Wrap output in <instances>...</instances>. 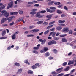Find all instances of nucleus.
Segmentation results:
<instances>
[{"label": "nucleus", "instance_id": "nucleus-15", "mask_svg": "<svg viewBox=\"0 0 76 76\" xmlns=\"http://www.w3.org/2000/svg\"><path fill=\"white\" fill-rule=\"evenodd\" d=\"M56 34V32H51L49 35H52V37H54Z\"/></svg>", "mask_w": 76, "mask_h": 76}, {"label": "nucleus", "instance_id": "nucleus-10", "mask_svg": "<svg viewBox=\"0 0 76 76\" xmlns=\"http://www.w3.org/2000/svg\"><path fill=\"white\" fill-rule=\"evenodd\" d=\"M7 20V19L5 18H4L2 19L1 23V24L3 23L4 22H6Z\"/></svg>", "mask_w": 76, "mask_h": 76}, {"label": "nucleus", "instance_id": "nucleus-31", "mask_svg": "<svg viewBox=\"0 0 76 76\" xmlns=\"http://www.w3.org/2000/svg\"><path fill=\"white\" fill-rule=\"evenodd\" d=\"M57 13L59 14H61V13H62V12H61V11L58 10L57 11Z\"/></svg>", "mask_w": 76, "mask_h": 76}, {"label": "nucleus", "instance_id": "nucleus-58", "mask_svg": "<svg viewBox=\"0 0 76 76\" xmlns=\"http://www.w3.org/2000/svg\"><path fill=\"white\" fill-rule=\"evenodd\" d=\"M63 75H64V73L60 74H59L58 75V76H63Z\"/></svg>", "mask_w": 76, "mask_h": 76}, {"label": "nucleus", "instance_id": "nucleus-34", "mask_svg": "<svg viewBox=\"0 0 76 76\" xmlns=\"http://www.w3.org/2000/svg\"><path fill=\"white\" fill-rule=\"evenodd\" d=\"M68 32V34L69 35L72 34L73 33V31H72V30H71L69 31Z\"/></svg>", "mask_w": 76, "mask_h": 76}, {"label": "nucleus", "instance_id": "nucleus-55", "mask_svg": "<svg viewBox=\"0 0 76 76\" xmlns=\"http://www.w3.org/2000/svg\"><path fill=\"white\" fill-rule=\"evenodd\" d=\"M67 64V62H64L63 64V66H66V65Z\"/></svg>", "mask_w": 76, "mask_h": 76}, {"label": "nucleus", "instance_id": "nucleus-13", "mask_svg": "<svg viewBox=\"0 0 76 76\" xmlns=\"http://www.w3.org/2000/svg\"><path fill=\"white\" fill-rule=\"evenodd\" d=\"M40 46V44H39L37 45V47H34L33 48V50H38L39 49V48Z\"/></svg>", "mask_w": 76, "mask_h": 76}, {"label": "nucleus", "instance_id": "nucleus-63", "mask_svg": "<svg viewBox=\"0 0 76 76\" xmlns=\"http://www.w3.org/2000/svg\"><path fill=\"white\" fill-rule=\"evenodd\" d=\"M60 25H61V26H64L65 24H60Z\"/></svg>", "mask_w": 76, "mask_h": 76}, {"label": "nucleus", "instance_id": "nucleus-8", "mask_svg": "<svg viewBox=\"0 0 76 76\" xmlns=\"http://www.w3.org/2000/svg\"><path fill=\"white\" fill-rule=\"evenodd\" d=\"M22 69H18L17 71V72H16V74L17 75H19V74H20L22 72Z\"/></svg>", "mask_w": 76, "mask_h": 76}, {"label": "nucleus", "instance_id": "nucleus-5", "mask_svg": "<svg viewBox=\"0 0 76 76\" xmlns=\"http://www.w3.org/2000/svg\"><path fill=\"white\" fill-rule=\"evenodd\" d=\"M69 28L67 27H66V28H64L63 29V32H69Z\"/></svg>", "mask_w": 76, "mask_h": 76}, {"label": "nucleus", "instance_id": "nucleus-38", "mask_svg": "<svg viewBox=\"0 0 76 76\" xmlns=\"http://www.w3.org/2000/svg\"><path fill=\"white\" fill-rule=\"evenodd\" d=\"M43 50L45 52L48 50V48L46 47L44 48Z\"/></svg>", "mask_w": 76, "mask_h": 76}, {"label": "nucleus", "instance_id": "nucleus-44", "mask_svg": "<svg viewBox=\"0 0 76 76\" xmlns=\"http://www.w3.org/2000/svg\"><path fill=\"white\" fill-rule=\"evenodd\" d=\"M18 12H19V13L20 14H23V11H22V10H19Z\"/></svg>", "mask_w": 76, "mask_h": 76}, {"label": "nucleus", "instance_id": "nucleus-18", "mask_svg": "<svg viewBox=\"0 0 76 76\" xmlns=\"http://www.w3.org/2000/svg\"><path fill=\"white\" fill-rule=\"evenodd\" d=\"M12 39H16V35L13 34L12 35Z\"/></svg>", "mask_w": 76, "mask_h": 76}, {"label": "nucleus", "instance_id": "nucleus-6", "mask_svg": "<svg viewBox=\"0 0 76 76\" xmlns=\"http://www.w3.org/2000/svg\"><path fill=\"white\" fill-rule=\"evenodd\" d=\"M47 1L50 2L48 3V5H49V6H51V5H53L54 3V1H51V0H48Z\"/></svg>", "mask_w": 76, "mask_h": 76}, {"label": "nucleus", "instance_id": "nucleus-45", "mask_svg": "<svg viewBox=\"0 0 76 76\" xmlns=\"http://www.w3.org/2000/svg\"><path fill=\"white\" fill-rule=\"evenodd\" d=\"M53 51L55 54H56V53H57V50L56 49H54Z\"/></svg>", "mask_w": 76, "mask_h": 76}, {"label": "nucleus", "instance_id": "nucleus-16", "mask_svg": "<svg viewBox=\"0 0 76 76\" xmlns=\"http://www.w3.org/2000/svg\"><path fill=\"white\" fill-rule=\"evenodd\" d=\"M7 13V11H6V10H3L1 12V13H2V15H5V14Z\"/></svg>", "mask_w": 76, "mask_h": 76}, {"label": "nucleus", "instance_id": "nucleus-29", "mask_svg": "<svg viewBox=\"0 0 76 76\" xmlns=\"http://www.w3.org/2000/svg\"><path fill=\"white\" fill-rule=\"evenodd\" d=\"M28 43L26 42L23 45H26L25 48H27L28 47Z\"/></svg>", "mask_w": 76, "mask_h": 76}, {"label": "nucleus", "instance_id": "nucleus-41", "mask_svg": "<svg viewBox=\"0 0 76 76\" xmlns=\"http://www.w3.org/2000/svg\"><path fill=\"white\" fill-rule=\"evenodd\" d=\"M31 68H32V69H37V66H35V65H33V66H32L31 67Z\"/></svg>", "mask_w": 76, "mask_h": 76}, {"label": "nucleus", "instance_id": "nucleus-46", "mask_svg": "<svg viewBox=\"0 0 76 76\" xmlns=\"http://www.w3.org/2000/svg\"><path fill=\"white\" fill-rule=\"evenodd\" d=\"M46 12V11L45 10H42L40 11V12L41 13H45Z\"/></svg>", "mask_w": 76, "mask_h": 76}, {"label": "nucleus", "instance_id": "nucleus-35", "mask_svg": "<svg viewBox=\"0 0 76 76\" xmlns=\"http://www.w3.org/2000/svg\"><path fill=\"white\" fill-rule=\"evenodd\" d=\"M66 35H67V34L60 35V37H66Z\"/></svg>", "mask_w": 76, "mask_h": 76}, {"label": "nucleus", "instance_id": "nucleus-23", "mask_svg": "<svg viewBox=\"0 0 76 76\" xmlns=\"http://www.w3.org/2000/svg\"><path fill=\"white\" fill-rule=\"evenodd\" d=\"M62 41L64 42H67V40L65 38H62Z\"/></svg>", "mask_w": 76, "mask_h": 76}, {"label": "nucleus", "instance_id": "nucleus-37", "mask_svg": "<svg viewBox=\"0 0 76 76\" xmlns=\"http://www.w3.org/2000/svg\"><path fill=\"white\" fill-rule=\"evenodd\" d=\"M64 9L66 10V11H68V8H67V7L66 6H64Z\"/></svg>", "mask_w": 76, "mask_h": 76}, {"label": "nucleus", "instance_id": "nucleus-3", "mask_svg": "<svg viewBox=\"0 0 76 76\" xmlns=\"http://www.w3.org/2000/svg\"><path fill=\"white\" fill-rule=\"evenodd\" d=\"M35 16L36 17H37L38 18H42V17H43V16H44V15H41L40 14V13L38 12L36 13Z\"/></svg>", "mask_w": 76, "mask_h": 76}, {"label": "nucleus", "instance_id": "nucleus-49", "mask_svg": "<svg viewBox=\"0 0 76 76\" xmlns=\"http://www.w3.org/2000/svg\"><path fill=\"white\" fill-rule=\"evenodd\" d=\"M52 44V42H51V41L49 42L48 43V45H51Z\"/></svg>", "mask_w": 76, "mask_h": 76}, {"label": "nucleus", "instance_id": "nucleus-7", "mask_svg": "<svg viewBox=\"0 0 76 76\" xmlns=\"http://www.w3.org/2000/svg\"><path fill=\"white\" fill-rule=\"evenodd\" d=\"M39 30L38 29H34L33 30L30 31L31 33H33V32H35V33L38 32L39 31Z\"/></svg>", "mask_w": 76, "mask_h": 76}, {"label": "nucleus", "instance_id": "nucleus-51", "mask_svg": "<svg viewBox=\"0 0 76 76\" xmlns=\"http://www.w3.org/2000/svg\"><path fill=\"white\" fill-rule=\"evenodd\" d=\"M18 14V12H14V15H16Z\"/></svg>", "mask_w": 76, "mask_h": 76}, {"label": "nucleus", "instance_id": "nucleus-56", "mask_svg": "<svg viewBox=\"0 0 76 76\" xmlns=\"http://www.w3.org/2000/svg\"><path fill=\"white\" fill-rule=\"evenodd\" d=\"M14 24V22H12V23H10V26H12V25H13Z\"/></svg>", "mask_w": 76, "mask_h": 76}, {"label": "nucleus", "instance_id": "nucleus-26", "mask_svg": "<svg viewBox=\"0 0 76 76\" xmlns=\"http://www.w3.org/2000/svg\"><path fill=\"white\" fill-rule=\"evenodd\" d=\"M51 42H52V44H57L56 41L54 40H52L51 41Z\"/></svg>", "mask_w": 76, "mask_h": 76}, {"label": "nucleus", "instance_id": "nucleus-2", "mask_svg": "<svg viewBox=\"0 0 76 76\" xmlns=\"http://www.w3.org/2000/svg\"><path fill=\"white\" fill-rule=\"evenodd\" d=\"M38 10V9L37 8L33 9L31 11H32L30 12L31 15H35L37 13V12H36V11H37Z\"/></svg>", "mask_w": 76, "mask_h": 76}, {"label": "nucleus", "instance_id": "nucleus-22", "mask_svg": "<svg viewBox=\"0 0 76 76\" xmlns=\"http://www.w3.org/2000/svg\"><path fill=\"white\" fill-rule=\"evenodd\" d=\"M6 34V30H4L2 33V36H4Z\"/></svg>", "mask_w": 76, "mask_h": 76}, {"label": "nucleus", "instance_id": "nucleus-43", "mask_svg": "<svg viewBox=\"0 0 76 76\" xmlns=\"http://www.w3.org/2000/svg\"><path fill=\"white\" fill-rule=\"evenodd\" d=\"M53 26V25H51V26H48L46 28L47 29H50V28H52Z\"/></svg>", "mask_w": 76, "mask_h": 76}, {"label": "nucleus", "instance_id": "nucleus-39", "mask_svg": "<svg viewBox=\"0 0 76 76\" xmlns=\"http://www.w3.org/2000/svg\"><path fill=\"white\" fill-rule=\"evenodd\" d=\"M53 39L54 40H58L59 39V38L58 37H55L53 38Z\"/></svg>", "mask_w": 76, "mask_h": 76}, {"label": "nucleus", "instance_id": "nucleus-21", "mask_svg": "<svg viewBox=\"0 0 76 76\" xmlns=\"http://www.w3.org/2000/svg\"><path fill=\"white\" fill-rule=\"evenodd\" d=\"M70 46H72V48L73 49H75V50L76 48V45H73V44H70Z\"/></svg>", "mask_w": 76, "mask_h": 76}, {"label": "nucleus", "instance_id": "nucleus-17", "mask_svg": "<svg viewBox=\"0 0 76 76\" xmlns=\"http://www.w3.org/2000/svg\"><path fill=\"white\" fill-rule=\"evenodd\" d=\"M63 28L61 27H58L56 28V29L58 30V31H60V30H61Z\"/></svg>", "mask_w": 76, "mask_h": 76}, {"label": "nucleus", "instance_id": "nucleus-12", "mask_svg": "<svg viewBox=\"0 0 76 76\" xmlns=\"http://www.w3.org/2000/svg\"><path fill=\"white\" fill-rule=\"evenodd\" d=\"M47 12H49V13H53L55 12V10H51L48 8L46 9Z\"/></svg>", "mask_w": 76, "mask_h": 76}, {"label": "nucleus", "instance_id": "nucleus-25", "mask_svg": "<svg viewBox=\"0 0 76 76\" xmlns=\"http://www.w3.org/2000/svg\"><path fill=\"white\" fill-rule=\"evenodd\" d=\"M50 10H55L56 9V7H50Z\"/></svg>", "mask_w": 76, "mask_h": 76}, {"label": "nucleus", "instance_id": "nucleus-1", "mask_svg": "<svg viewBox=\"0 0 76 76\" xmlns=\"http://www.w3.org/2000/svg\"><path fill=\"white\" fill-rule=\"evenodd\" d=\"M63 69V68L61 67L60 68L56 70L57 73H56L55 72H53L52 74L53 75H57L58 73H60L61 72V71H62V69Z\"/></svg>", "mask_w": 76, "mask_h": 76}, {"label": "nucleus", "instance_id": "nucleus-42", "mask_svg": "<svg viewBox=\"0 0 76 76\" xmlns=\"http://www.w3.org/2000/svg\"><path fill=\"white\" fill-rule=\"evenodd\" d=\"M28 73L30 74H33V71L31 70H29L28 71Z\"/></svg>", "mask_w": 76, "mask_h": 76}, {"label": "nucleus", "instance_id": "nucleus-11", "mask_svg": "<svg viewBox=\"0 0 76 76\" xmlns=\"http://www.w3.org/2000/svg\"><path fill=\"white\" fill-rule=\"evenodd\" d=\"M51 17H52V15H48L47 16V17L48 18H49L48 19L46 20V21H48V20H49L51 19Z\"/></svg>", "mask_w": 76, "mask_h": 76}, {"label": "nucleus", "instance_id": "nucleus-64", "mask_svg": "<svg viewBox=\"0 0 76 76\" xmlns=\"http://www.w3.org/2000/svg\"><path fill=\"white\" fill-rule=\"evenodd\" d=\"M60 33H57L56 34V36H58V35H60Z\"/></svg>", "mask_w": 76, "mask_h": 76}, {"label": "nucleus", "instance_id": "nucleus-48", "mask_svg": "<svg viewBox=\"0 0 76 76\" xmlns=\"http://www.w3.org/2000/svg\"><path fill=\"white\" fill-rule=\"evenodd\" d=\"M35 26H30L29 27L30 29H32V28H35Z\"/></svg>", "mask_w": 76, "mask_h": 76}, {"label": "nucleus", "instance_id": "nucleus-62", "mask_svg": "<svg viewBox=\"0 0 76 76\" xmlns=\"http://www.w3.org/2000/svg\"><path fill=\"white\" fill-rule=\"evenodd\" d=\"M39 6V4H35L34 5V6H35L36 7H38Z\"/></svg>", "mask_w": 76, "mask_h": 76}, {"label": "nucleus", "instance_id": "nucleus-30", "mask_svg": "<svg viewBox=\"0 0 76 76\" xmlns=\"http://www.w3.org/2000/svg\"><path fill=\"white\" fill-rule=\"evenodd\" d=\"M7 37H0V39H7Z\"/></svg>", "mask_w": 76, "mask_h": 76}, {"label": "nucleus", "instance_id": "nucleus-20", "mask_svg": "<svg viewBox=\"0 0 76 76\" xmlns=\"http://www.w3.org/2000/svg\"><path fill=\"white\" fill-rule=\"evenodd\" d=\"M17 67H19L20 66V64L19 63H15L14 64Z\"/></svg>", "mask_w": 76, "mask_h": 76}, {"label": "nucleus", "instance_id": "nucleus-27", "mask_svg": "<svg viewBox=\"0 0 76 76\" xmlns=\"http://www.w3.org/2000/svg\"><path fill=\"white\" fill-rule=\"evenodd\" d=\"M49 31H50V30H47L44 33V34L45 35L47 34V33L49 32Z\"/></svg>", "mask_w": 76, "mask_h": 76}, {"label": "nucleus", "instance_id": "nucleus-57", "mask_svg": "<svg viewBox=\"0 0 76 76\" xmlns=\"http://www.w3.org/2000/svg\"><path fill=\"white\" fill-rule=\"evenodd\" d=\"M54 29H55V28H52L50 29V31H54Z\"/></svg>", "mask_w": 76, "mask_h": 76}, {"label": "nucleus", "instance_id": "nucleus-33", "mask_svg": "<svg viewBox=\"0 0 76 76\" xmlns=\"http://www.w3.org/2000/svg\"><path fill=\"white\" fill-rule=\"evenodd\" d=\"M33 53L34 54H38V52L36 50H33Z\"/></svg>", "mask_w": 76, "mask_h": 76}, {"label": "nucleus", "instance_id": "nucleus-52", "mask_svg": "<svg viewBox=\"0 0 76 76\" xmlns=\"http://www.w3.org/2000/svg\"><path fill=\"white\" fill-rule=\"evenodd\" d=\"M36 66H38V67H39L40 66V65H39V64L38 63H36L35 64Z\"/></svg>", "mask_w": 76, "mask_h": 76}, {"label": "nucleus", "instance_id": "nucleus-9", "mask_svg": "<svg viewBox=\"0 0 76 76\" xmlns=\"http://www.w3.org/2000/svg\"><path fill=\"white\" fill-rule=\"evenodd\" d=\"M13 1L10 2L8 5L9 6L10 8H12L13 7Z\"/></svg>", "mask_w": 76, "mask_h": 76}, {"label": "nucleus", "instance_id": "nucleus-40", "mask_svg": "<svg viewBox=\"0 0 76 76\" xmlns=\"http://www.w3.org/2000/svg\"><path fill=\"white\" fill-rule=\"evenodd\" d=\"M48 23L47 22H45L43 24V25H44V26H46V25H48Z\"/></svg>", "mask_w": 76, "mask_h": 76}, {"label": "nucleus", "instance_id": "nucleus-24", "mask_svg": "<svg viewBox=\"0 0 76 76\" xmlns=\"http://www.w3.org/2000/svg\"><path fill=\"white\" fill-rule=\"evenodd\" d=\"M69 69L70 67L68 66L64 69V71L65 72H67V71H68L69 70Z\"/></svg>", "mask_w": 76, "mask_h": 76}, {"label": "nucleus", "instance_id": "nucleus-50", "mask_svg": "<svg viewBox=\"0 0 76 76\" xmlns=\"http://www.w3.org/2000/svg\"><path fill=\"white\" fill-rule=\"evenodd\" d=\"M46 41V40L44 39V40H43L42 41V42L41 44H43L44 43H45V42Z\"/></svg>", "mask_w": 76, "mask_h": 76}, {"label": "nucleus", "instance_id": "nucleus-36", "mask_svg": "<svg viewBox=\"0 0 76 76\" xmlns=\"http://www.w3.org/2000/svg\"><path fill=\"white\" fill-rule=\"evenodd\" d=\"M50 56V53L48 52H47L45 54L46 57H48Z\"/></svg>", "mask_w": 76, "mask_h": 76}, {"label": "nucleus", "instance_id": "nucleus-61", "mask_svg": "<svg viewBox=\"0 0 76 76\" xmlns=\"http://www.w3.org/2000/svg\"><path fill=\"white\" fill-rule=\"evenodd\" d=\"M1 8L2 9H4L5 8V6H4V5H3L1 6Z\"/></svg>", "mask_w": 76, "mask_h": 76}, {"label": "nucleus", "instance_id": "nucleus-54", "mask_svg": "<svg viewBox=\"0 0 76 76\" xmlns=\"http://www.w3.org/2000/svg\"><path fill=\"white\" fill-rule=\"evenodd\" d=\"M34 35H33V34H30V35H27V37H34Z\"/></svg>", "mask_w": 76, "mask_h": 76}, {"label": "nucleus", "instance_id": "nucleus-4", "mask_svg": "<svg viewBox=\"0 0 76 76\" xmlns=\"http://www.w3.org/2000/svg\"><path fill=\"white\" fill-rule=\"evenodd\" d=\"M15 17L14 16H12L7 19V20H8V22H10L12 20V19H14Z\"/></svg>", "mask_w": 76, "mask_h": 76}, {"label": "nucleus", "instance_id": "nucleus-19", "mask_svg": "<svg viewBox=\"0 0 76 76\" xmlns=\"http://www.w3.org/2000/svg\"><path fill=\"white\" fill-rule=\"evenodd\" d=\"M43 23V21H40L37 22V25H40V24H42Z\"/></svg>", "mask_w": 76, "mask_h": 76}, {"label": "nucleus", "instance_id": "nucleus-28", "mask_svg": "<svg viewBox=\"0 0 76 76\" xmlns=\"http://www.w3.org/2000/svg\"><path fill=\"white\" fill-rule=\"evenodd\" d=\"M9 13L7 12L5 14L6 18H8L9 17Z\"/></svg>", "mask_w": 76, "mask_h": 76}, {"label": "nucleus", "instance_id": "nucleus-47", "mask_svg": "<svg viewBox=\"0 0 76 76\" xmlns=\"http://www.w3.org/2000/svg\"><path fill=\"white\" fill-rule=\"evenodd\" d=\"M55 23V21H53V22H52L50 23L49 24V25H53V23Z\"/></svg>", "mask_w": 76, "mask_h": 76}, {"label": "nucleus", "instance_id": "nucleus-14", "mask_svg": "<svg viewBox=\"0 0 76 76\" xmlns=\"http://www.w3.org/2000/svg\"><path fill=\"white\" fill-rule=\"evenodd\" d=\"M74 63V61H69V63H68V65H70L71 64H72Z\"/></svg>", "mask_w": 76, "mask_h": 76}, {"label": "nucleus", "instance_id": "nucleus-32", "mask_svg": "<svg viewBox=\"0 0 76 76\" xmlns=\"http://www.w3.org/2000/svg\"><path fill=\"white\" fill-rule=\"evenodd\" d=\"M24 18L23 17H22L20 18L18 20V22H20V21H22V20H23Z\"/></svg>", "mask_w": 76, "mask_h": 76}, {"label": "nucleus", "instance_id": "nucleus-59", "mask_svg": "<svg viewBox=\"0 0 76 76\" xmlns=\"http://www.w3.org/2000/svg\"><path fill=\"white\" fill-rule=\"evenodd\" d=\"M49 60H53V57H48Z\"/></svg>", "mask_w": 76, "mask_h": 76}, {"label": "nucleus", "instance_id": "nucleus-60", "mask_svg": "<svg viewBox=\"0 0 76 76\" xmlns=\"http://www.w3.org/2000/svg\"><path fill=\"white\" fill-rule=\"evenodd\" d=\"M24 62L25 63L28 64V61L27 60H25L24 61Z\"/></svg>", "mask_w": 76, "mask_h": 76}, {"label": "nucleus", "instance_id": "nucleus-53", "mask_svg": "<svg viewBox=\"0 0 76 76\" xmlns=\"http://www.w3.org/2000/svg\"><path fill=\"white\" fill-rule=\"evenodd\" d=\"M32 4H34V3H37V1L34 0L32 1Z\"/></svg>", "mask_w": 76, "mask_h": 76}]
</instances>
